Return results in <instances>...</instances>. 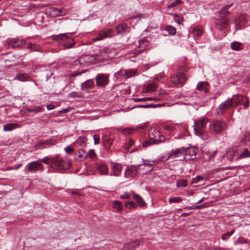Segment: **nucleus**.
<instances>
[{"label": "nucleus", "instance_id": "obj_1", "mask_svg": "<svg viewBox=\"0 0 250 250\" xmlns=\"http://www.w3.org/2000/svg\"><path fill=\"white\" fill-rule=\"evenodd\" d=\"M69 33L60 34L52 36V39L57 41H62V45L64 49L72 48L75 44L73 39L68 35ZM72 34V33H70Z\"/></svg>", "mask_w": 250, "mask_h": 250}, {"label": "nucleus", "instance_id": "obj_2", "mask_svg": "<svg viewBox=\"0 0 250 250\" xmlns=\"http://www.w3.org/2000/svg\"><path fill=\"white\" fill-rule=\"evenodd\" d=\"M209 120L206 118L200 119L197 121H194V132L195 135L199 136L205 139L204 135L206 132L204 127L206 126Z\"/></svg>", "mask_w": 250, "mask_h": 250}, {"label": "nucleus", "instance_id": "obj_3", "mask_svg": "<svg viewBox=\"0 0 250 250\" xmlns=\"http://www.w3.org/2000/svg\"><path fill=\"white\" fill-rule=\"evenodd\" d=\"M53 161L52 168L54 169L66 170L68 169L71 166L70 162L66 159L54 157V160Z\"/></svg>", "mask_w": 250, "mask_h": 250}, {"label": "nucleus", "instance_id": "obj_4", "mask_svg": "<svg viewBox=\"0 0 250 250\" xmlns=\"http://www.w3.org/2000/svg\"><path fill=\"white\" fill-rule=\"evenodd\" d=\"M57 142L56 140L53 139L46 140H40L35 145V148L36 150L45 148L50 146L55 145Z\"/></svg>", "mask_w": 250, "mask_h": 250}, {"label": "nucleus", "instance_id": "obj_5", "mask_svg": "<svg viewBox=\"0 0 250 250\" xmlns=\"http://www.w3.org/2000/svg\"><path fill=\"white\" fill-rule=\"evenodd\" d=\"M26 167L27 171H25V173L27 174L28 172L34 173L40 170L42 171H43V166L39 161H34L28 163Z\"/></svg>", "mask_w": 250, "mask_h": 250}, {"label": "nucleus", "instance_id": "obj_6", "mask_svg": "<svg viewBox=\"0 0 250 250\" xmlns=\"http://www.w3.org/2000/svg\"><path fill=\"white\" fill-rule=\"evenodd\" d=\"M25 42L26 41L24 39L19 40L18 38H8L7 40L8 45L14 49L21 47L22 45L24 44Z\"/></svg>", "mask_w": 250, "mask_h": 250}, {"label": "nucleus", "instance_id": "obj_7", "mask_svg": "<svg viewBox=\"0 0 250 250\" xmlns=\"http://www.w3.org/2000/svg\"><path fill=\"white\" fill-rule=\"evenodd\" d=\"M95 80L98 86L104 87L108 83V76L104 74H98L95 77Z\"/></svg>", "mask_w": 250, "mask_h": 250}, {"label": "nucleus", "instance_id": "obj_8", "mask_svg": "<svg viewBox=\"0 0 250 250\" xmlns=\"http://www.w3.org/2000/svg\"><path fill=\"white\" fill-rule=\"evenodd\" d=\"M184 153V147H183L177 148L175 150H172L170 153L167 154V160L170 158L175 159L180 157H182L184 159H185Z\"/></svg>", "mask_w": 250, "mask_h": 250}, {"label": "nucleus", "instance_id": "obj_9", "mask_svg": "<svg viewBox=\"0 0 250 250\" xmlns=\"http://www.w3.org/2000/svg\"><path fill=\"white\" fill-rule=\"evenodd\" d=\"M210 128H212L216 133H221L225 128V124L220 120L214 121L213 124L209 125Z\"/></svg>", "mask_w": 250, "mask_h": 250}, {"label": "nucleus", "instance_id": "obj_10", "mask_svg": "<svg viewBox=\"0 0 250 250\" xmlns=\"http://www.w3.org/2000/svg\"><path fill=\"white\" fill-rule=\"evenodd\" d=\"M232 107V103L230 102V99L229 98L227 100L222 103L219 106L217 113L218 114H222L227 109Z\"/></svg>", "mask_w": 250, "mask_h": 250}, {"label": "nucleus", "instance_id": "obj_11", "mask_svg": "<svg viewBox=\"0 0 250 250\" xmlns=\"http://www.w3.org/2000/svg\"><path fill=\"white\" fill-rule=\"evenodd\" d=\"M50 14L54 17H58L65 15L68 11L63 9H58L55 7L50 8Z\"/></svg>", "mask_w": 250, "mask_h": 250}, {"label": "nucleus", "instance_id": "obj_12", "mask_svg": "<svg viewBox=\"0 0 250 250\" xmlns=\"http://www.w3.org/2000/svg\"><path fill=\"white\" fill-rule=\"evenodd\" d=\"M229 23V20L227 18H220L219 19L216 20L215 21L216 26L219 30H222L226 28Z\"/></svg>", "mask_w": 250, "mask_h": 250}, {"label": "nucleus", "instance_id": "obj_13", "mask_svg": "<svg viewBox=\"0 0 250 250\" xmlns=\"http://www.w3.org/2000/svg\"><path fill=\"white\" fill-rule=\"evenodd\" d=\"M244 97L240 95H234L231 99L230 102L232 103V107H235L240 104L244 100Z\"/></svg>", "mask_w": 250, "mask_h": 250}, {"label": "nucleus", "instance_id": "obj_14", "mask_svg": "<svg viewBox=\"0 0 250 250\" xmlns=\"http://www.w3.org/2000/svg\"><path fill=\"white\" fill-rule=\"evenodd\" d=\"M94 83L93 80L89 79L81 84V89L83 91H87L94 87Z\"/></svg>", "mask_w": 250, "mask_h": 250}, {"label": "nucleus", "instance_id": "obj_15", "mask_svg": "<svg viewBox=\"0 0 250 250\" xmlns=\"http://www.w3.org/2000/svg\"><path fill=\"white\" fill-rule=\"evenodd\" d=\"M140 244V241L136 240L125 245L123 248V250H133L134 249L139 246Z\"/></svg>", "mask_w": 250, "mask_h": 250}, {"label": "nucleus", "instance_id": "obj_16", "mask_svg": "<svg viewBox=\"0 0 250 250\" xmlns=\"http://www.w3.org/2000/svg\"><path fill=\"white\" fill-rule=\"evenodd\" d=\"M122 167L118 163H114L112 164V170L111 173L113 175L116 176H119L120 175Z\"/></svg>", "mask_w": 250, "mask_h": 250}, {"label": "nucleus", "instance_id": "obj_17", "mask_svg": "<svg viewBox=\"0 0 250 250\" xmlns=\"http://www.w3.org/2000/svg\"><path fill=\"white\" fill-rule=\"evenodd\" d=\"M132 197L137 203L139 206L143 207L146 205V203L145 202L142 197H141L139 194L134 193V192H132Z\"/></svg>", "mask_w": 250, "mask_h": 250}, {"label": "nucleus", "instance_id": "obj_18", "mask_svg": "<svg viewBox=\"0 0 250 250\" xmlns=\"http://www.w3.org/2000/svg\"><path fill=\"white\" fill-rule=\"evenodd\" d=\"M148 45V42L145 39L140 40L137 47L141 49L138 51V53H142L144 50H146V47Z\"/></svg>", "mask_w": 250, "mask_h": 250}, {"label": "nucleus", "instance_id": "obj_19", "mask_svg": "<svg viewBox=\"0 0 250 250\" xmlns=\"http://www.w3.org/2000/svg\"><path fill=\"white\" fill-rule=\"evenodd\" d=\"M165 106V104H143V105H138L136 106H134L131 107V109H134L135 108H147L150 107L156 108V107H160Z\"/></svg>", "mask_w": 250, "mask_h": 250}, {"label": "nucleus", "instance_id": "obj_20", "mask_svg": "<svg viewBox=\"0 0 250 250\" xmlns=\"http://www.w3.org/2000/svg\"><path fill=\"white\" fill-rule=\"evenodd\" d=\"M127 25L125 23H122L116 26V31L118 35H123L126 30Z\"/></svg>", "mask_w": 250, "mask_h": 250}, {"label": "nucleus", "instance_id": "obj_21", "mask_svg": "<svg viewBox=\"0 0 250 250\" xmlns=\"http://www.w3.org/2000/svg\"><path fill=\"white\" fill-rule=\"evenodd\" d=\"M142 165H138L137 166H132L130 167H128L126 170L125 171V174H126L127 170L128 172V174L130 175V176H135L138 172V167L141 166Z\"/></svg>", "mask_w": 250, "mask_h": 250}, {"label": "nucleus", "instance_id": "obj_22", "mask_svg": "<svg viewBox=\"0 0 250 250\" xmlns=\"http://www.w3.org/2000/svg\"><path fill=\"white\" fill-rule=\"evenodd\" d=\"M103 141L104 146L107 149H109L113 143V139L107 135H105L103 138Z\"/></svg>", "mask_w": 250, "mask_h": 250}, {"label": "nucleus", "instance_id": "obj_23", "mask_svg": "<svg viewBox=\"0 0 250 250\" xmlns=\"http://www.w3.org/2000/svg\"><path fill=\"white\" fill-rule=\"evenodd\" d=\"M184 157L188 155L191 157V159H194L196 157V152L194 148H184Z\"/></svg>", "mask_w": 250, "mask_h": 250}, {"label": "nucleus", "instance_id": "obj_24", "mask_svg": "<svg viewBox=\"0 0 250 250\" xmlns=\"http://www.w3.org/2000/svg\"><path fill=\"white\" fill-rule=\"evenodd\" d=\"M143 164H141L144 167H148L147 170V172H150L153 169V166L154 165V161H149L148 160H143Z\"/></svg>", "mask_w": 250, "mask_h": 250}, {"label": "nucleus", "instance_id": "obj_25", "mask_svg": "<svg viewBox=\"0 0 250 250\" xmlns=\"http://www.w3.org/2000/svg\"><path fill=\"white\" fill-rule=\"evenodd\" d=\"M97 169L101 174H106L108 172L107 166L104 164L97 165Z\"/></svg>", "mask_w": 250, "mask_h": 250}, {"label": "nucleus", "instance_id": "obj_26", "mask_svg": "<svg viewBox=\"0 0 250 250\" xmlns=\"http://www.w3.org/2000/svg\"><path fill=\"white\" fill-rule=\"evenodd\" d=\"M243 44L238 42H232L230 43L231 48L235 51H239L243 48Z\"/></svg>", "mask_w": 250, "mask_h": 250}, {"label": "nucleus", "instance_id": "obj_27", "mask_svg": "<svg viewBox=\"0 0 250 250\" xmlns=\"http://www.w3.org/2000/svg\"><path fill=\"white\" fill-rule=\"evenodd\" d=\"M18 126H19V125L17 124L10 123V124L5 125L3 126V130L5 131H10L15 128H17Z\"/></svg>", "mask_w": 250, "mask_h": 250}, {"label": "nucleus", "instance_id": "obj_28", "mask_svg": "<svg viewBox=\"0 0 250 250\" xmlns=\"http://www.w3.org/2000/svg\"><path fill=\"white\" fill-rule=\"evenodd\" d=\"M245 17L244 15L241 14L239 17L235 21L234 23L237 27H239L241 26L240 23L243 22L245 23L246 22Z\"/></svg>", "mask_w": 250, "mask_h": 250}, {"label": "nucleus", "instance_id": "obj_29", "mask_svg": "<svg viewBox=\"0 0 250 250\" xmlns=\"http://www.w3.org/2000/svg\"><path fill=\"white\" fill-rule=\"evenodd\" d=\"M132 100H133L135 102H146L148 101H159V99L152 98V97H147V98H133Z\"/></svg>", "mask_w": 250, "mask_h": 250}, {"label": "nucleus", "instance_id": "obj_30", "mask_svg": "<svg viewBox=\"0 0 250 250\" xmlns=\"http://www.w3.org/2000/svg\"><path fill=\"white\" fill-rule=\"evenodd\" d=\"M53 160H54V157L50 158L48 157H45L42 159H40L38 161L40 163L42 162L44 164H46L47 165L50 166L52 167V164H53Z\"/></svg>", "mask_w": 250, "mask_h": 250}, {"label": "nucleus", "instance_id": "obj_31", "mask_svg": "<svg viewBox=\"0 0 250 250\" xmlns=\"http://www.w3.org/2000/svg\"><path fill=\"white\" fill-rule=\"evenodd\" d=\"M158 143V141L157 140H155L152 139L150 137V139L149 140H146L143 144V146L144 147H147L151 145H153L154 144Z\"/></svg>", "mask_w": 250, "mask_h": 250}, {"label": "nucleus", "instance_id": "obj_32", "mask_svg": "<svg viewBox=\"0 0 250 250\" xmlns=\"http://www.w3.org/2000/svg\"><path fill=\"white\" fill-rule=\"evenodd\" d=\"M192 33L194 36L199 37L203 34V30L201 27H196L193 28Z\"/></svg>", "mask_w": 250, "mask_h": 250}, {"label": "nucleus", "instance_id": "obj_33", "mask_svg": "<svg viewBox=\"0 0 250 250\" xmlns=\"http://www.w3.org/2000/svg\"><path fill=\"white\" fill-rule=\"evenodd\" d=\"M17 79L22 82L29 81L30 77L27 74H21L17 76Z\"/></svg>", "mask_w": 250, "mask_h": 250}, {"label": "nucleus", "instance_id": "obj_34", "mask_svg": "<svg viewBox=\"0 0 250 250\" xmlns=\"http://www.w3.org/2000/svg\"><path fill=\"white\" fill-rule=\"evenodd\" d=\"M125 206L127 208L131 210L133 209H136L137 208V206L135 203L133 201H129L125 203Z\"/></svg>", "mask_w": 250, "mask_h": 250}, {"label": "nucleus", "instance_id": "obj_35", "mask_svg": "<svg viewBox=\"0 0 250 250\" xmlns=\"http://www.w3.org/2000/svg\"><path fill=\"white\" fill-rule=\"evenodd\" d=\"M250 152L247 148H244L243 152L236 158V160L250 157Z\"/></svg>", "mask_w": 250, "mask_h": 250}, {"label": "nucleus", "instance_id": "obj_36", "mask_svg": "<svg viewBox=\"0 0 250 250\" xmlns=\"http://www.w3.org/2000/svg\"><path fill=\"white\" fill-rule=\"evenodd\" d=\"M113 207L117 209L118 212H121L123 210V207L121 203L118 201H114L113 202Z\"/></svg>", "mask_w": 250, "mask_h": 250}, {"label": "nucleus", "instance_id": "obj_37", "mask_svg": "<svg viewBox=\"0 0 250 250\" xmlns=\"http://www.w3.org/2000/svg\"><path fill=\"white\" fill-rule=\"evenodd\" d=\"M91 56L89 55H85L81 57L79 59L78 61L80 64H83V63L88 62H89V58Z\"/></svg>", "mask_w": 250, "mask_h": 250}, {"label": "nucleus", "instance_id": "obj_38", "mask_svg": "<svg viewBox=\"0 0 250 250\" xmlns=\"http://www.w3.org/2000/svg\"><path fill=\"white\" fill-rule=\"evenodd\" d=\"M27 48L30 49L31 51H40V48L39 46H38L36 44L30 42L28 43Z\"/></svg>", "mask_w": 250, "mask_h": 250}, {"label": "nucleus", "instance_id": "obj_39", "mask_svg": "<svg viewBox=\"0 0 250 250\" xmlns=\"http://www.w3.org/2000/svg\"><path fill=\"white\" fill-rule=\"evenodd\" d=\"M96 156L95 150L94 149H90L87 153H86L84 156V159H86L88 157L93 159Z\"/></svg>", "mask_w": 250, "mask_h": 250}, {"label": "nucleus", "instance_id": "obj_40", "mask_svg": "<svg viewBox=\"0 0 250 250\" xmlns=\"http://www.w3.org/2000/svg\"><path fill=\"white\" fill-rule=\"evenodd\" d=\"M178 76V80L180 83H183L186 81V78L185 74L183 72H179L177 73Z\"/></svg>", "mask_w": 250, "mask_h": 250}, {"label": "nucleus", "instance_id": "obj_41", "mask_svg": "<svg viewBox=\"0 0 250 250\" xmlns=\"http://www.w3.org/2000/svg\"><path fill=\"white\" fill-rule=\"evenodd\" d=\"M87 138L84 136H81L77 140V143L80 144V146H84L87 142Z\"/></svg>", "mask_w": 250, "mask_h": 250}, {"label": "nucleus", "instance_id": "obj_42", "mask_svg": "<svg viewBox=\"0 0 250 250\" xmlns=\"http://www.w3.org/2000/svg\"><path fill=\"white\" fill-rule=\"evenodd\" d=\"M53 75V73L50 70H46L43 73V77L45 78V80L48 81Z\"/></svg>", "mask_w": 250, "mask_h": 250}, {"label": "nucleus", "instance_id": "obj_43", "mask_svg": "<svg viewBox=\"0 0 250 250\" xmlns=\"http://www.w3.org/2000/svg\"><path fill=\"white\" fill-rule=\"evenodd\" d=\"M154 133L157 134L159 136V139H157L159 142H163L166 140V138L164 136L160 135V132L159 130L155 129L154 130Z\"/></svg>", "mask_w": 250, "mask_h": 250}, {"label": "nucleus", "instance_id": "obj_44", "mask_svg": "<svg viewBox=\"0 0 250 250\" xmlns=\"http://www.w3.org/2000/svg\"><path fill=\"white\" fill-rule=\"evenodd\" d=\"M218 13L220 15V18H226V17H227L229 14V12L227 10H226L222 8L218 12Z\"/></svg>", "mask_w": 250, "mask_h": 250}, {"label": "nucleus", "instance_id": "obj_45", "mask_svg": "<svg viewBox=\"0 0 250 250\" xmlns=\"http://www.w3.org/2000/svg\"><path fill=\"white\" fill-rule=\"evenodd\" d=\"M182 201V198L180 197L170 198L168 200L169 203H178Z\"/></svg>", "mask_w": 250, "mask_h": 250}, {"label": "nucleus", "instance_id": "obj_46", "mask_svg": "<svg viewBox=\"0 0 250 250\" xmlns=\"http://www.w3.org/2000/svg\"><path fill=\"white\" fill-rule=\"evenodd\" d=\"M166 30L171 35H174L176 34L175 28L171 25H167L166 27Z\"/></svg>", "mask_w": 250, "mask_h": 250}, {"label": "nucleus", "instance_id": "obj_47", "mask_svg": "<svg viewBox=\"0 0 250 250\" xmlns=\"http://www.w3.org/2000/svg\"><path fill=\"white\" fill-rule=\"evenodd\" d=\"M157 89V86L154 83H150L149 84L147 87H146V91L147 92H152V91H154L156 90Z\"/></svg>", "mask_w": 250, "mask_h": 250}, {"label": "nucleus", "instance_id": "obj_48", "mask_svg": "<svg viewBox=\"0 0 250 250\" xmlns=\"http://www.w3.org/2000/svg\"><path fill=\"white\" fill-rule=\"evenodd\" d=\"M85 153L86 152L84 149H80L77 151L75 155L76 157H78L79 158H81L83 157L84 158V154H85Z\"/></svg>", "mask_w": 250, "mask_h": 250}, {"label": "nucleus", "instance_id": "obj_49", "mask_svg": "<svg viewBox=\"0 0 250 250\" xmlns=\"http://www.w3.org/2000/svg\"><path fill=\"white\" fill-rule=\"evenodd\" d=\"M204 153L208 156V159L210 160L215 156L217 153V150L213 151L212 152H210L208 151H204Z\"/></svg>", "mask_w": 250, "mask_h": 250}, {"label": "nucleus", "instance_id": "obj_50", "mask_svg": "<svg viewBox=\"0 0 250 250\" xmlns=\"http://www.w3.org/2000/svg\"><path fill=\"white\" fill-rule=\"evenodd\" d=\"M107 36L104 34V32L99 34L98 36L94 39V41H98L103 40L104 39L107 38Z\"/></svg>", "mask_w": 250, "mask_h": 250}, {"label": "nucleus", "instance_id": "obj_51", "mask_svg": "<svg viewBox=\"0 0 250 250\" xmlns=\"http://www.w3.org/2000/svg\"><path fill=\"white\" fill-rule=\"evenodd\" d=\"M207 84L208 83L207 82H201L197 84L196 88L199 90H203L204 88V86Z\"/></svg>", "mask_w": 250, "mask_h": 250}, {"label": "nucleus", "instance_id": "obj_52", "mask_svg": "<svg viewBox=\"0 0 250 250\" xmlns=\"http://www.w3.org/2000/svg\"><path fill=\"white\" fill-rule=\"evenodd\" d=\"M177 186L178 187H186L187 186V181L186 180H181L177 183Z\"/></svg>", "mask_w": 250, "mask_h": 250}, {"label": "nucleus", "instance_id": "obj_53", "mask_svg": "<svg viewBox=\"0 0 250 250\" xmlns=\"http://www.w3.org/2000/svg\"><path fill=\"white\" fill-rule=\"evenodd\" d=\"M183 1L181 0H176L172 2L170 5L168 6V8L174 7L177 5L181 4Z\"/></svg>", "mask_w": 250, "mask_h": 250}, {"label": "nucleus", "instance_id": "obj_54", "mask_svg": "<svg viewBox=\"0 0 250 250\" xmlns=\"http://www.w3.org/2000/svg\"><path fill=\"white\" fill-rule=\"evenodd\" d=\"M171 82L175 84H177L178 83H180L179 80H178V74H177L175 76H172L171 78Z\"/></svg>", "mask_w": 250, "mask_h": 250}, {"label": "nucleus", "instance_id": "obj_55", "mask_svg": "<svg viewBox=\"0 0 250 250\" xmlns=\"http://www.w3.org/2000/svg\"><path fill=\"white\" fill-rule=\"evenodd\" d=\"M174 21L177 22L178 24H180L183 21V18H181L178 15H175L174 16Z\"/></svg>", "mask_w": 250, "mask_h": 250}, {"label": "nucleus", "instance_id": "obj_56", "mask_svg": "<svg viewBox=\"0 0 250 250\" xmlns=\"http://www.w3.org/2000/svg\"><path fill=\"white\" fill-rule=\"evenodd\" d=\"M42 111V107L41 106H37L35 108H31L28 109V112L30 113L36 112H39Z\"/></svg>", "mask_w": 250, "mask_h": 250}, {"label": "nucleus", "instance_id": "obj_57", "mask_svg": "<svg viewBox=\"0 0 250 250\" xmlns=\"http://www.w3.org/2000/svg\"><path fill=\"white\" fill-rule=\"evenodd\" d=\"M130 197L131 194L126 192L120 195V198L122 199H129Z\"/></svg>", "mask_w": 250, "mask_h": 250}, {"label": "nucleus", "instance_id": "obj_58", "mask_svg": "<svg viewBox=\"0 0 250 250\" xmlns=\"http://www.w3.org/2000/svg\"><path fill=\"white\" fill-rule=\"evenodd\" d=\"M64 150L67 154H70L74 152V149L72 147L68 146L64 148Z\"/></svg>", "mask_w": 250, "mask_h": 250}, {"label": "nucleus", "instance_id": "obj_59", "mask_svg": "<svg viewBox=\"0 0 250 250\" xmlns=\"http://www.w3.org/2000/svg\"><path fill=\"white\" fill-rule=\"evenodd\" d=\"M202 180H203V177L201 176L198 175L195 178L192 179V182L193 184H197Z\"/></svg>", "mask_w": 250, "mask_h": 250}, {"label": "nucleus", "instance_id": "obj_60", "mask_svg": "<svg viewBox=\"0 0 250 250\" xmlns=\"http://www.w3.org/2000/svg\"><path fill=\"white\" fill-rule=\"evenodd\" d=\"M104 34H105L107 36V37H110L113 36L114 31L113 30L111 29H108L107 31H103Z\"/></svg>", "mask_w": 250, "mask_h": 250}, {"label": "nucleus", "instance_id": "obj_61", "mask_svg": "<svg viewBox=\"0 0 250 250\" xmlns=\"http://www.w3.org/2000/svg\"><path fill=\"white\" fill-rule=\"evenodd\" d=\"M135 75V72L131 70H127L125 72V76L127 78H130Z\"/></svg>", "mask_w": 250, "mask_h": 250}, {"label": "nucleus", "instance_id": "obj_62", "mask_svg": "<svg viewBox=\"0 0 250 250\" xmlns=\"http://www.w3.org/2000/svg\"><path fill=\"white\" fill-rule=\"evenodd\" d=\"M244 99H245L246 100L243 103V105L245 108H247L249 105V98L247 97H245Z\"/></svg>", "mask_w": 250, "mask_h": 250}, {"label": "nucleus", "instance_id": "obj_63", "mask_svg": "<svg viewBox=\"0 0 250 250\" xmlns=\"http://www.w3.org/2000/svg\"><path fill=\"white\" fill-rule=\"evenodd\" d=\"M164 128L167 131H172L174 130V127L172 126L167 125L164 126Z\"/></svg>", "mask_w": 250, "mask_h": 250}, {"label": "nucleus", "instance_id": "obj_64", "mask_svg": "<svg viewBox=\"0 0 250 250\" xmlns=\"http://www.w3.org/2000/svg\"><path fill=\"white\" fill-rule=\"evenodd\" d=\"M93 139H94L95 145L99 144L100 138H99V136H97L96 134L94 135H93Z\"/></svg>", "mask_w": 250, "mask_h": 250}]
</instances>
